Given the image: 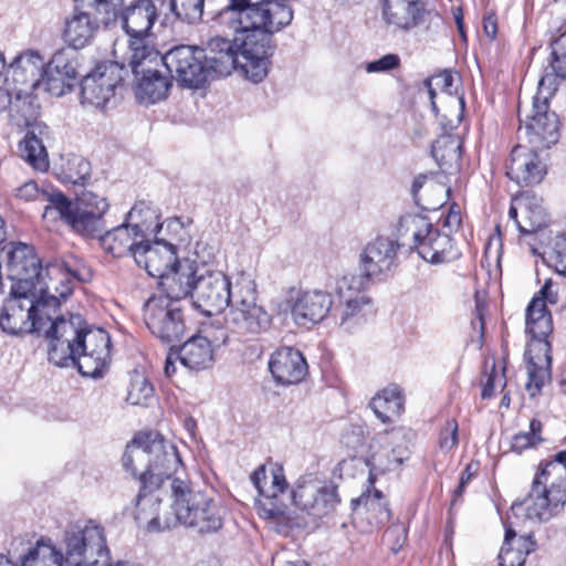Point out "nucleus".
Here are the masks:
<instances>
[{
  "label": "nucleus",
  "mask_w": 566,
  "mask_h": 566,
  "mask_svg": "<svg viewBox=\"0 0 566 566\" xmlns=\"http://www.w3.org/2000/svg\"><path fill=\"white\" fill-rule=\"evenodd\" d=\"M122 462L140 483L135 517L144 521L149 515V532L169 530L177 523L200 534L216 533L222 527L224 510L221 504L193 490L188 480L172 476L181 460L176 447L159 432L137 433L127 444Z\"/></svg>",
  "instance_id": "nucleus-1"
},
{
  "label": "nucleus",
  "mask_w": 566,
  "mask_h": 566,
  "mask_svg": "<svg viewBox=\"0 0 566 566\" xmlns=\"http://www.w3.org/2000/svg\"><path fill=\"white\" fill-rule=\"evenodd\" d=\"M223 21L234 31L232 40L222 36L210 39L205 49L191 45H177L160 54V63L166 67L171 80L181 87L200 88L210 80L228 76L233 70H240L247 78L254 83L262 82L266 76L256 78L250 67L254 59L244 53L239 41L241 29L238 18L220 13Z\"/></svg>",
  "instance_id": "nucleus-2"
},
{
  "label": "nucleus",
  "mask_w": 566,
  "mask_h": 566,
  "mask_svg": "<svg viewBox=\"0 0 566 566\" xmlns=\"http://www.w3.org/2000/svg\"><path fill=\"white\" fill-rule=\"evenodd\" d=\"M291 0H230L223 9V17L238 18L241 29L239 41L244 53L254 59L249 64L253 76H266L276 44L273 35L290 25L293 20Z\"/></svg>",
  "instance_id": "nucleus-3"
},
{
  "label": "nucleus",
  "mask_w": 566,
  "mask_h": 566,
  "mask_svg": "<svg viewBox=\"0 0 566 566\" xmlns=\"http://www.w3.org/2000/svg\"><path fill=\"white\" fill-rule=\"evenodd\" d=\"M64 553L50 538H40L21 556L34 566H102L109 560V549L103 527L70 525L63 535Z\"/></svg>",
  "instance_id": "nucleus-4"
},
{
  "label": "nucleus",
  "mask_w": 566,
  "mask_h": 566,
  "mask_svg": "<svg viewBox=\"0 0 566 566\" xmlns=\"http://www.w3.org/2000/svg\"><path fill=\"white\" fill-rule=\"evenodd\" d=\"M44 337L49 340V361L54 365H67L77 354H102L111 350L109 334L101 327L88 325L80 314L69 317L56 316Z\"/></svg>",
  "instance_id": "nucleus-5"
},
{
  "label": "nucleus",
  "mask_w": 566,
  "mask_h": 566,
  "mask_svg": "<svg viewBox=\"0 0 566 566\" xmlns=\"http://www.w3.org/2000/svg\"><path fill=\"white\" fill-rule=\"evenodd\" d=\"M566 504V451L554 460L541 462L530 493L523 501H515L512 510L525 506L530 520L546 522L557 515Z\"/></svg>",
  "instance_id": "nucleus-6"
},
{
  "label": "nucleus",
  "mask_w": 566,
  "mask_h": 566,
  "mask_svg": "<svg viewBox=\"0 0 566 566\" xmlns=\"http://www.w3.org/2000/svg\"><path fill=\"white\" fill-rule=\"evenodd\" d=\"M61 301L52 293L15 294L11 289L0 313V328L10 336L41 335L52 324Z\"/></svg>",
  "instance_id": "nucleus-7"
},
{
  "label": "nucleus",
  "mask_w": 566,
  "mask_h": 566,
  "mask_svg": "<svg viewBox=\"0 0 566 566\" xmlns=\"http://www.w3.org/2000/svg\"><path fill=\"white\" fill-rule=\"evenodd\" d=\"M45 214L56 212L75 232L95 237L103 230V216L108 210L106 198L86 190L75 202L60 191L51 193Z\"/></svg>",
  "instance_id": "nucleus-8"
},
{
  "label": "nucleus",
  "mask_w": 566,
  "mask_h": 566,
  "mask_svg": "<svg viewBox=\"0 0 566 566\" xmlns=\"http://www.w3.org/2000/svg\"><path fill=\"white\" fill-rule=\"evenodd\" d=\"M558 295L553 291V283L547 280L526 307V332L532 336V344L525 354L526 361L539 363L541 358L552 357L548 337L553 332V318L548 304H556Z\"/></svg>",
  "instance_id": "nucleus-9"
},
{
  "label": "nucleus",
  "mask_w": 566,
  "mask_h": 566,
  "mask_svg": "<svg viewBox=\"0 0 566 566\" xmlns=\"http://www.w3.org/2000/svg\"><path fill=\"white\" fill-rule=\"evenodd\" d=\"M8 250V277L13 282L11 289L18 294L51 293L45 266L31 244L10 242Z\"/></svg>",
  "instance_id": "nucleus-10"
},
{
  "label": "nucleus",
  "mask_w": 566,
  "mask_h": 566,
  "mask_svg": "<svg viewBox=\"0 0 566 566\" xmlns=\"http://www.w3.org/2000/svg\"><path fill=\"white\" fill-rule=\"evenodd\" d=\"M160 52L155 48H140L127 55L128 66L137 81L136 98L140 103L155 104L167 98L172 80L157 70Z\"/></svg>",
  "instance_id": "nucleus-11"
},
{
  "label": "nucleus",
  "mask_w": 566,
  "mask_h": 566,
  "mask_svg": "<svg viewBox=\"0 0 566 566\" xmlns=\"http://www.w3.org/2000/svg\"><path fill=\"white\" fill-rule=\"evenodd\" d=\"M555 92L539 90L533 97L532 113L522 117L518 108L520 130L524 129L531 147L547 149L560 137L558 115L549 109V98Z\"/></svg>",
  "instance_id": "nucleus-12"
},
{
  "label": "nucleus",
  "mask_w": 566,
  "mask_h": 566,
  "mask_svg": "<svg viewBox=\"0 0 566 566\" xmlns=\"http://www.w3.org/2000/svg\"><path fill=\"white\" fill-rule=\"evenodd\" d=\"M97 0H74V12L65 21L63 31L64 41L73 49L86 46L103 24L108 27L115 19L114 11Z\"/></svg>",
  "instance_id": "nucleus-13"
},
{
  "label": "nucleus",
  "mask_w": 566,
  "mask_h": 566,
  "mask_svg": "<svg viewBox=\"0 0 566 566\" xmlns=\"http://www.w3.org/2000/svg\"><path fill=\"white\" fill-rule=\"evenodd\" d=\"M115 19L128 35L127 55L138 53L140 48H153L147 39L158 13L153 0H133L127 6L115 7Z\"/></svg>",
  "instance_id": "nucleus-14"
},
{
  "label": "nucleus",
  "mask_w": 566,
  "mask_h": 566,
  "mask_svg": "<svg viewBox=\"0 0 566 566\" xmlns=\"http://www.w3.org/2000/svg\"><path fill=\"white\" fill-rule=\"evenodd\" d=\"M196 282L191 303L200 313L212 316L230 305L231 281L224 272L201 264Z\"/></svg>",
  "instance_id": "nucleus-15"
},
{
  "label": "nucleus",
  "mask_w": 566,
  "mask_h": 566,
  "mask_svg": "<svg viewBox=\"0 0 566 566\" xmlns=\"http://www.w3.org/2000/svg\"><path fill=\"white\" fill-rule=\"evenodd\" d=\"M144 321L153 335L164 343L179 342L186 332L182 310L167 296H150L144 304Z\"/></svg>",
  "instance_id": "nucleus-16"
},
{
  "label": "nucleus",
  "mask_w": 566,
  "mask_h": 566,
  "mask_svg": "<svg viewBox=\"0 0 566 566\" xmlns=\"http://www.w3.org/2000/svg\"><path fill=\"white\" fill-rule=\"evenodd\" d=\"M127 70L124 63L104 61L81 81V103L103 109L115 96V90L124 81Z\"/></svg>",
  "instance_id": "nucleus-17"
},
{
  "label": "nucleus",
  "mask_w": 566,
  "mask_h": 566,
  "mask_svg": "<svg viewBox=\"0 0 566 566\" xmlns=\"http://www.w3.org/2000/svg\"><path fill=\"white\" fill-rule=\"evenodd\" d=\"M251 481L259 492V499L255 501L260 517L266 520H276L284 516L286 511L285 503L280 495L287 490V481L282 467L274 465L270 469V474L265 465H260L251 475Z\"/></svg>",
  "instance_id": "nucleus-18"
},
{
  "label": "nucleus",
  "mask_w": 566,
  "mask_h": 566,
  "mask_svg": "<svg viewBox=\"0 0 566 566\" xmlns=\"http://www.w3.org/2000/svg\"><path fill=\"white\" fill-rule=\"evenodd\" d=\"M398 243L394 239L379 235L363 249L359 256L360 274L364 282L381 281L392 274L398 266Z\"/></svg>",
  "instance_id": "nucleus-19"
},
{
  "label": "nucleus",
  "mask_w": 566,
  "mask_h": 566,
  "mask_svg": "<svg viewBox=\"0 0 566 566\" xmlns=\"http://www.w3.org/2000/svg\"><path fill=\"white\" fill-rule=\"evenodd\" d=\"M294 505L314 518H323L335 512L340 503L337 486L326 484L323 486L308 482L297 484L292 491Z\"/></svg>",
  "instance_id": "nucleus-20"
},
{
  "label": "nucleus",
  "mask_w": 566,
  "mask_h": 566,
  "mask_svg": "<svg viewBox=\"0 0 566 566\" xmlns=\"http://www.w3.org/2000/svg\"><path fill=\"white\" fill-rule=\"evenodd\" d=\"M368 283L363 277L354 274L344 275L336 281L335 293L344 308L340 314V325H349L352 321L359 323L367 314L371 313V300L361 292Z\"/></svg>",
  "instance_id": "nucleus-21"
},
{
  "label": "nucleus",
  "mask_w": 566,
  "mask_h": 566,
  "mask_svg": "<svg viewBox=\"0 0 566 566\" xmlns=\"http://www.w3.org/2000/svg\"><path fill=\"white\" fill-rule=\"evenodd\" d=\"M538 148H527L516 145L506 166L507 177L522 187L535 186L542 182L546 175V165L537 154Z\"/></svg>",
  "instance_id": "nucleus-22"
},
{
  "label": "nucleus",
  "mask_w": 566,
  "mask_h": 566,
  "mask_svg": "<svg viewBox=\"0 0 566 566\" xmlns=\"http://www.w3.org/2000/svg\"><path fill=\"white\" fill-rule=\"evenodd\" d=\"M135 262L150 276L160 281L175 265H178L177 248L165 240L154 242L145 240L143 245L137 248Z\"/></svg>",
  "instance_id": "nucleus-23"
},
{
  "label": "nucleus",
  "mask_w": 566,
  "mask_h": 566,
  "mask_svg": "<svg viewBox=\"0 0 566 566\" xmlns=\"http://www.w3.org/2000/svg\"><path fill=\"white\" fill-rule=\"evenodd\" d=\"M94 238H98L103 249L113 256L132 255L134 259L137 248L142 247L146 240L144 227L140 223L129 224L126 221L107 231L103 223V230Z\"/></svg>",
  "instance_id": "nucleus-24"
},
{
  "label": "nucleus",
  "mask_w": 566,
  "mask_h": 566,
  "mask_svg": "<svg viewBox=\"0 0 566 566\" xmlns=\"http://www.w3.org/2000/svg\"><path fill=\"white\" fill-rule=\"evenodd\" d=\"M333 306L328 292L304 291L298 294L291 307V314L298 326L315 325L324 321Z\"/></svg>",
  "instance_id": "nucleus-25"
},
{
  "label": "nucleus",
  "mask_w": 566,
  "mask_h": 566,
  "mask_svg": "<svg viewBox=\"0 0 566 566\" xmlns=\"http://www.w3.org/2000/svg\"><path fill=\"white\" fill-rule=\"evenodd\" d=\"M199 266L195 261L189 259L179 260L178 265H175L163 280L158 282L159 287L165 293L161 296H167L172 302H178L181 298L190 297L197 284V276L199 274Z\"/></svg>",
  "instance_id": "nucleus-26"
},
{
  "label": "nucleus",
  "mask_w": 566,
  "mask_h": 566,
  "mask_svg": "<svg viewBox=\"0 0 566 566\" xmlns=\"http://www.w3.org/2000/svg\"><path fill=\"white\" fill-rule=\"evenodd\" d=\"M269 369L277 384L294 385L304 379L308 366L298 349L281 347L271 355Z\"/></svg>",
  "instance_id": "nucleus-27"
},
{
  "label": "nucleus",
  "mask_w": 566,
  "mask_h": 566,
  "mask_svg": "<svg viewBox=\"0 0 566 566\" xmlns=\"http://www.w3.org/2000/svg\"><path fill=\"white\" fill-rule=\"evenodd\" d=\"M443 133L432 143L431 156L441 170L448 172L451 169H458L462 159V138L452 130L458 124L453 120L444 122V117L439 120Z\"/></svg>",
  "instance_id": "nucleus-28"
},
{
  "label": "nucleus",
  "mask_w": 566,
  "mask_h": 566,
  "mask_svg": "<svg viewBox=\"0 0 566 566\" xmlns=\"http://www.w3.org/2000/svg\"><path fill=\"white\" fill-rule=\"evenodd\" d=\"M272 323L271 315L261 306L230 308L226 316L227 329L239 336H255L266 332Z\"/></svg>",
  "instance_id": "nucleus-29"
},
{
  "label": "nucleus",
  "mask_w": 566,
  "mask_h": 566,
  "mask_svg": "<svg viewBox=\"0 0 566 566\" xmlns=\"http://www.w3.org/2000/svg\"><path fill=\"white\" fill-rule=\"evenodd\" d=\"M45 274L51 285V293L55 294L59 301L72 294L74 280L85 283L92 279V272L86 266L71 268L70 264L57 260L45 264Z\"/></svg>",
  "instance_id": "nucleus-30"
},
{
  "label": "nucleus",
  "mask_w": 566,
  "mask_h": 566,
  "mask_svg": "<svg viewBox=\"0 0 566 566\" xmlns=\"http://www.w3.org/2000/svg\"><path fill=\"white\" fill-rule=\"evenodd\" d=\"M45 63L35 51H25L15 56L8 66V74L17 84L18 88H30L32 91L41 87V76Z\"/></svg>",
  "instance_id": "nucleus-31"
},
{
  "label": "nucleus",
  "mask_w": 566,
  "mask_h": 566,
  "mask_svg": "<svg viewBox=\"0 0 566 566\" xmlns=\"http://www.w3.org/2000/svg\"><path fill=\"white\" fill-rule=\"evenodd\" d=\"M41 106L38 97L23 88H18V93L10 101L9 118L12 125L19 128L30 127L38 129L43 135L48 126L39 123Z\"/></svg>",
  "instance_id": "nucleus-32"
},
{
  "label": "nucleus",
  "mask_w": 566,
  "mask_h": 566,
  "mask_svg": "<svg viewBox=\"0 0 566 566\" xmlns=\"http://www.w3.org/2000/svg\"><path fill=\"white\" fill-rule=\"evenodd\" d=\"M426 12L423 0H385L382 17L386 23L401 30L418 25Z\"/></svg>",
  "instance_id": "nucleus-33"
},
{
  "label": "nucleus",
  "mask_w": 566,
  "mask_h": 566,
  "mask_svg": "<svg viewBox=\"0 0 566 566\" xmlns=\"http://www.w3.org/2000/svg\"><path fill=\"white\" fill-rule=\"evenodd\" d=\"M417 252L423 260L434 264L449 262L458 256L452 238L432 223Z\"/></svg>",
  "instance_id": "nucleus-34"
},
{
  "label": "nucleus",
  "mask_w": 566,
  "mask_h": 566,
  "mask_svg": "<svg viewBox=\"0 0 566 566\" xmlns=\"http://www.w3.org/2000/svg\"><path fill=\"white\" fill-rule=\"evenodd\" d=\"M352 505L356 514L363 513L366 515L368 523L366 532L384 526L391 517V511L384 494L376 489L373 493H363L357 499H353Z\"/></svg>",
  "instance_id": "nucleus-35"
},
{
  "label": "nucleus",
  "mask_w": 566,
  "mask_h": 566,
  "mask_svg": "<svg viewBox=\"0 0 566 566\" xmlns=\"http://www.w3.org/2000/svg\"><path fill=\"white\" fill-rule=\"evenodd\" d=\"M430 220L418 213H407L401 216L396 226V241L398 248L406 249L408 252L418 251V245L422 242L424 233L430 229Z\"/></svg>",
  "instance_id": "nucleus-36"
},
{
  "label": "nucleus",
  "mask_w": 566,
  "mask_h": 566,
  "mask_svg": "<svg viewBox=\"0 0 566 566\" xmlns=\"http://www.w3.org/2000/svg\"><path fill=\"white\" fill-rule=\"evenodd\" d=\"M180 363L191 370H202L212 366L213 349L203 336H191L178 349Z\"/></svg>",
  "instance_id": "nucleus-37"
},
{
  "label": "nucleus",
  "mask_w": 566,
  "mask_h": 566,
  "mask_svg": "<svg viewBox=\"0 0 566 566\" xmlns=\"http://www.w3.org/2000/svg\"><path fill=\"white\" fill-rule=\"evenodd\" d=\"M369 407L382 423L391 422L405 409V398L401 389L397 385L386 387L370 400Z\"/></svg>",
  "instance_id": "nucleus-38"
},
{
  "label": "nucleus",
  "mask_w": 566,
  "mask_h": 566,
  "mask_svg": "<svg viewBox=\"0 0 566 566\" xmlns=\"http://www.w3.org/2000/svg\"><path fill=\"white\" fill-rule=\"evenodd\" d=\"M552 60L538 82L539 90L556 92V78L566 80V31L552 45Z\"/></svg>",
  "instance_id": "nucleus-39"
},
{
  "label": "nucleus",
  "mask_w": 566,
  "mask_h": 566,
  "mask_svg": "<svg viewBox=\"0 0 566 566\" xmlns=\"http://www.w3.org/2000/svg\"><path fill=\"white\" fill-rule=\"evenodd\" d=\"M38 129H30L19 143L21 157L35 170L46 171L49 155Z\"/></svg>",
  "instance_id": "nucleus-40"
},
{
  "label": "nucleus",
  "mask_w": 566,
  "mask_h": 566,
  "mask_svg": "<svg viewBox=\"0 0 566 566\" xmlns=\"http://www.w3.org/2000/svg\"><path fill=\"white\" fill-rule=\"evenodd\" d=\"M111 350L102 354H76L74 361H67V365H56L57 367H75L83 377L102 378L108 367Z\"/></svg>",
  "instance_id": "nucleus-41"
},
{
  "label": "nucleus",
  "mask_w": 566,
  "mask_h": 566,
  "mask_svg": "<svg viewBox=\"0 0 566 566\" xmlns=\"http://www.w3.org/2000/svg\"><path fill=\"white\" fill-rule=\"evenodd\" d=\"M75 51L76 50L73 48H63L57 50L52 55L46 66L50 67V70L55 71V74L59 76L63 74V76H66L67 81L77 82L78 72Z\"/></svg>",
  "instance_id": "nucleus-42"
},
{
  "label": "nucleus",
  "mask_w": 566,
  "mask_h": 566,
  "mask_svg": "<svg viewBox=\"0 0 566 566\" xmlns=\"http://www.w3.org/2000/svg\"><path fill=\"white\" fill-rule=\"evenodd\" d=\"M76 83L75 81H67L66 76H63V74L59 76L55 74V71L44 65L41 76V87L43 86L52 96L60 97L72 92Z\"/></svg>",
  "instance_id": "nucleus-43"
},
{
  "label": "nucleus",
  "mask_w": 566,
  "mask_h": 566,
  "mask_svg": "<svg viewBox=\"0 0 566 566\" xmlns=\"http://www.w3.org/2000/svg\"><path fill=\"white\" fill-rule=\"evenodd\" d=\"M230 308H243L256 305L255 284L248 277L237 281L234 291L231 290Z\"/></svg>",
  "instance_id": "nucleus-44"
},
{
  "label": "nucleus",
  "mask_w": 566,
  "mask_h": 566,
  "mask_svg": "<svg viewBox=\"0 0 566 566\" xmlns=\"http://www.w3.org/2000/svg\"><path fill=\"white\" fill-rule=\"evenodd\" d=\"M153 397L154 387L146 377L136 375L132 378L127 394V401L129 403L134 406H147Z\"/></svg>",
  "instance_id": "nucleus-45"
},
{
  "label": "nucleus",
  "mask_w": 566,
  "mask_h": 566,
  "mask_svg": "<svg viewBox=\"0 0 566 566\" xmlns=\"http://www.w3.org/2000/svg\"><path fill=\"white\" fill-rule=\"evenodd\" d=\"M205 0H170V9L185 22L195 23L201 19Z\"/></svg>",
  "instance_id": "nucleus-46"
},
{
  "label": "nucleus",
  "mask_w": 566,
  "mask_h": 566,
  "mask_svg": "<svg viewBox=\"0 0 566 566\" xmlns=\"http://www.w3.org/2000/svg\"><path fill=\"white\" fill-rule=\"evenodd\" d=\"M542 430V422L538 419H532L528 432H518L512 438L511 449L516 453H521L527 448L536 447L543 441L541 437Z\"/></svg>",
  "instance_id": "nucleus-47"
},
{
  "label": "nucleus",
  "mask_w": 566,
  "mask_h": 566,
  "mask_svg": "<svg viewBox=\"0 0 566 566\" xmlns=\"http://www.w3.org/2000/svg\"><path fill=\"white\" fill-rule=\"evenodd\" d=\"M552 357L541 358L539 363H527L528 381L526 387L531 390L533 387L539 391L547 380L551 379Z\"/></svg>",
  "instance_id": "nucleus-48"
},
{
  "label": "nucleus",
  "mask_w": 566,
  "mask_h": 566,
  "mask_svg": "<svg viewBox=\"0 0 566 566\" xmlns=\"http://www.w3.org/2000/svg\"><path fill=\"white\" fill-rule=\"evenodd\" d=\"M91 177V164L81 156H72L67 160L65 179L73 185H84Z\"/></svg>",
  "instance_id": "nucleus-49"
},
{
  "label": "nucleus",
  "mask_w": 566,
  "mask_h": 566,
  "mask_svg": "<svg viewBox=\"0 0 566 566\" xmlns=\"http://www.w3.org/2000/svg\"><path fill=\"white\" fill-rule=\"evenodd\" d=\"M516 533L512 528L505 530L504 542L499 554L500 566H523L524 559L520 555V551L511 546L513 539H515Z\"/></svg>",
  "instance_id": "nucleus-50"
},
{
  "label": "nucleus",
  "mask_w": 566,
  "mask_h": 566,
  "mask_svg": "<svg viewBox=\"0 0 566 566\" xmlns=\"http://www.w3.org/2000/svg\"><path fill=\"white\" fill-rule=\"evenodd\" d=\"M408 531L403 524L396 523L386 528L384 541L389 544L392 553L397 554L405 545Z\"/></svg>",
  "instance_id": "nucleus-51"
},
{
  "label": "nucleus",
  "mask_w": 566,
  "mask_h": 566,
  "mask_svg": "<svg viewBox=\"0 0 566 566\" xmlns=\"http://www.w3.org/2000/svg\"><path fill=\"white\" fill-rule=\"evenodd\" d=\"M400 57L398 54L388 53L378 60L368 62L366 64V71L368 73H384L396 70L400 66Z\"/></svg>",
  "instance_id": "nucleus-52"
},
{
  "label": "nucleus",
  "mask_w": 566,
  "mask_h": 566,
  "mask_svg": "<svg viewBox=\"0 0 566 566\" xmlns=\"http://www.w3.org/2000/svg\"><path fill=\"white\" fill-rule=\"evenodd\" d=\"M458 443V423L454 419L446 421L440 432L439 444L444 451H450Z\"/></svg>",
  "instance_id": "nucleus-53"
},
{
  "label": "nucleus",
  "mask_w": 566,
  "mask_h": 566,
  "mask_svg": "<svg viewBox=\"0 0 566 566\" xmlns=\"http://www.w3.org/2000/svg\"><path fill=\"white\" fill-rule=\"evenodd\" d=\"M436 87L440 88L443 93L449 95L458 94V86L455 85V77L452 71L443 70L433 75Z\"/></svg>",
  "instance_id": "nucleus-54"
},
{
  "label": "nucleus",
  "mask_w": 566,
  "mask_h": 566,
  "mask_svg": "<svg viewBox=\"0 0 566 566\" xmlns=\"http://www.w3.org/2000/svg\"><path fill=\"white\" fill-rule=\"evenodd\" d=\"M485 368H488L485 366ZM484 380H482V392L481 397L483 399H490L494 395V382L496 378V365L495 363L492 364L490 373H488V369L484 370Z\"/></svg>",
  "instance_id": "nucleus-55"
},
{
  "label": "nucleus",
  "mask_w": 566,
  "mask_h": 566,
  "mask_svg": "<svg viewBox=\"0 0 566 566\" xmlns=\"http://www.w3.org/2000/svg\"><path fill=\"white\" fill-rule=\"evenodd\" d=\"M40 189L38 184L33 180L24 182L22 186L15 189V197L25 201L34 200L39 197Z\"/></svg>",
  "instance_id": "nucleus-56"
},
{
  "label": "nucleus",
  "mask_w": 566,
  "mask_h": 566,
  "mask_svg": "<svg viewBox=\"0 0 566 566\" xmlns=\"http://www.w3.org/2000/svg\"><path fill=\"white\" fill-rule=\"evenodd\" d=\"M509 217L510 219L514 220L516 222V226H517V229L518 231L522 233V234H531L533 232H536L537 230H539L544 224V220L543 219H539L537 220L536 222H532L531 223V228H525L523 227L518 221H517V209L514 207V206H511L510 207V210H509Z\"/></svg>",
  "instance_id": "nucleus-57"
},
{
  "label": "nucleus",
  "mask_w": 566,
  "mask_h": 566,
  "mask_svg": "<svg viewBox=\"0 0 566 566\" xmlns=\"http://www.w3.org/2000/svg\"><path fill=\"white\" fill-rule=\"evenodd\" d=\"M518 546L515 552L520 551L521 557L525 560V556L533 553L536 549V541L533 534L521 536L517 539Z\"/></svg>",
  "instance_id": "nucleus-58"
},
{
  "label": "nucleus",
  "mask_w": 566,
  "mask_h": 566,
  "mask_svg": "<svg viewBox=\"0 0 566 566\" xmlns=\"http://www.w3.org/2000/svg\"><path fill=\"white\" fill-rule=\"evenodd\" d=\"M461 209L457 203H452L443 221V226L450 229H458L461 226Z\"/></svg>",
  "instance_id": "nucleus-59"
},
{
  "label": "nucleus",
  "mask_w": 566,
  "mask_h": 566,
  "mask_svg": "<svg viewBox=\"0 0 566 566\" xmlns=\"http://www.w3.org/2000/svg\"><path fill=\"white\" fill-rule=\"evenodd\" d=\"M564 256H566V234H559L554 240L551 260L555 263V261Z\"/></svg>",
  "instance_id": "nucleus-60"
},
{
  "label": "nucleus",
  "mask_w": 566,
  "mask_h": 566,
  "mask_svg": "<svg viewBox=\"0 0 566 566\" xmlns=\"http://www.w3.org/2000/svg\"><path fill=\"white\" fill-rule=\"evenodd\" d=\"M472 478V473L470 471V465L465 468V470L461 473L460 481L458 488L453 492L452 504L458 501L459 497L462 496L467 484L470 482Z\"/></svg>",
  "instance_id": "nucleus-61"
},
{
  "label": "nucleus",
  "mask_w": 566,
  "mask_h": 566,
  "mask_svg": "<svg viewBox=\"0 0 566 566\" xmlns=\"http://www.w3.org/2000/svg\"><path fill=\"white\" fill-rule=\"evenodd\" d=\"M483 30H484L485 35L490 40H494L496 38L497 22H496L495 15L490 14V15L484 17V19H483Z\"/></svg>",
  "instance_id": "nucleus-62"
},
{
  "label": "nucleus",
  "mask_w": 566,
  "mask_h": 566,
  "mask_svg": "<svg viewBox=\"0 0 566 566\" xmlns=\"http://www.w3.org/2000/svg\"><path fill=\"white\" fill-rule=\"evenodd\" d=\"M485 311H486L485 304L476 301V304H475V319L479 323L481 337H483V335H484V314H485Z\"/></svg>",
  "instance_id": "nucleus-63"
},
{
  "label": "nucleus",
  "mask_w": 566,
  "mask_h": 566,
  "mask_svg": "<svg viewBox=\"0 0 566 566\" xmlns=\"http://www.w3.org/2000/svg\"><path fill=\"white\" fill-rule=\"evenodd\" d=\"M452 12H453V18H454V21H455V24H457V28H458L460 36L462 38V40H467V34H465V31H464V23H463L462 9L461 8H454L452 10Z\"/></svg>",
  "instance_id": "nucleus-64"
}]
</instances>
